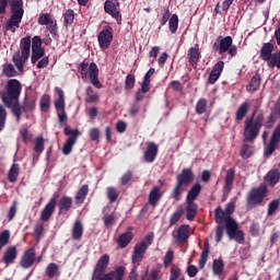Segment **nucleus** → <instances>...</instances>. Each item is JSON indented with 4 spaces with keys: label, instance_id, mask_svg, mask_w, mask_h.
I'll use <instances>...</instances> for the list:
<instances>
[{
    "label": "nucleus",
    "instance_id": "2f4dec72",
    "mask_svg": "<svg viewBox=\"0 0 280 280\" xmlns=\"http://www.w3.org/2000/svg\"><path fill=\"white\" fill-rule=\"evenodd\" d=\"M133 237L135 235L132 234V232H125L120 234L117 238V244L119 248H128V245L130 244V242H132Z\"/></svg>",
    "mask_w": 280,
    "mask_h": 280
},
{
    "label": "nucleus",
    "instance_id": "6e6552de",
    "mask_svg": "<svg viewBox=\"0 0 280 280\" xmlns=\"http://www.w3.org/2000/svg\"><path fill=\"white\" fill-rule=\"evenodd\" d=\"M154 243V233H150L144 237V241L137 243L131 254V261L136 266H140L148 253V248Z\"/></svg>",
    "mask_w": 280,
    "mask_h": 280
},
{
    "label": "nucleus",
    "instance_id": "69168bd1",
    "mask_svg": "<svg viewBox=\"0 0 280 280\" xmlns=\"http://www.w3.org/2000/svg\"><path fill=\"white\" fill-rule=\"evenodd\" d=\"M132 180V171H127L120 178V185L126 186Z\"/></svg>",
    "mask_w": 280,
    "mask_h": 280
},
{
    "label": "nucleus",
    "instance_id": "c03bdc74",
    "mask_svg": "<svg viewBox=\"0 0 280 280\" xmlns=\"http://www.w3.org/2000/svg\"><path fill=\"white\" fill-rule=\"evenodd\" d=\"M40 58H45V48L32 49L31 62L36 65Z\"/></svg>",
    "mask_w": 280,
    "mask_h": 280
},
{
    "label": "nucleus",
    "instance_id": "4c0bfd02",
    "mask_svg": "<svg viewBox=\"0 0 280 280\" xmlns=\"http://www.w3.org/2000/svg\"><path fill=\"white\" fill-rule=\"evenodd\" d=\"M240 154H241V158L244 160L250 159V156H253V154H255V147H253L248 143H243L241 147Z\"/></svg>",
    "mask_w": 280,
    "mask_h": 280
},
{
    "label": "nucleus",
    "instance_id": "72a5a7b5",
    "mask_svg": "<svg viewBox=\"0 0 280 280\" xmlns=\"http://www.w3.org/2000/svg\"><path fill=\"white\" fill-rule=\"evenodd\" d=\"M82 235H84V225H82V221L77 220L72 228V240L80 242Z\"/></svg>",
    "mask_w": 280,
    "mask_h": 280
},
{
    "label": "nucleus",
    "instance_id": "473e14b6",
    "mask_svg": "<svg viewBox=\"0 0 280 280\" xmlns=\"http://www.w3.org/2000/svg\"><path fill=\"white\" fill-rule=\"evenodd\" d=\"M248 110H250V103L249 102H244L242 103L235 114V121L240 122L246 115H248Z\"/></svg>",
    "mask_w": 280,
    "mask_h": 280
},
{
    "label": "nucleus",
    "instance_id": "f03ea898",
    "mask_svg": "<svg viewBox=\"0 0 280 280\" xmlns=\"http://www.w3.org/2000/svg\"><path fill=\"white\" fill-rule=\"evenodd\" d=\"M257 110H254L252 117L244 121L243 141L247 143H255L261 128L264 127V114L260 113L256 117Z\"/></svg>",
    "mask_w": 280,
    "mask_h": 280
},
{
    "label": "nucleus",
    "instance_id": "c85d7f7f",
    "mask_svg": "<svg viewBox=\"0 0 280 280\" xmlns=\"http://www.w3.org/2000/svg\"><path fill=\"white\" fill-rule=\"evenodd\" d=\"M279 180H280L279 168L270 170L265 176V182L268 183L269 187H275V185H278Z\"/></svg>",
    "mask_w": 280,
    "mask_h": 280
},
{
    "label": "nucleus",
    "instance_id": "dca6fc26",
    "mask_svg": "<svg viewBox=\"0 0 280 280\" xmlns=\"http://www.w3.org/2000/svg\"><path fill=\"white\" fill-rule=\"evenodd\" d=\"M118 0H106L104 3V10L106 14H109L112 19H115L118 25H121V12H119Z\"/></svg>",
    "mask_w": 280,
    "mask_h": 280
},
{
    "label": "nucleus",
    "instance_id": "49530a36",
    "mask_svg": "<svg viewBox=\"0 0 280 280\" xmlns=\"http://www.w3.org/2000/svg\"><path fill=\"white\" fill-rule=\"evenodd\" d=\"M208 101L207 98H199L197 101V104H196V114L197 115H205V113H207V106H208Z\"/></svg>",
    "mask_w": 280,
    "mask_h": 280
},
{
    "label": "nucleus",
    "instance_id": "9d476101",
    "mask_svg": "<svg viewBox=\"0 0 280 280\" xmlns=\"http://www.w3.org/2000/svg\"><path fill=\"white\" fill-rule=\"evenodd\" d=\"M268 196V186L261 184L259 187H254L249 190L246 198L247 209H255L266 200Z\"/></svg>",
    "mask_w": 280,
    "mask_h": 280
},
{
    "label": "nucleus",
    "instance_id": "774afa93",
    "mask_svg": "<svg viewBox=\"0 0 280 280\" xmlns=\"http://www.w3.org/2000/svg\"><path fill=\"white\" fill-rule=\"evenodd\" d=\"M170 16H172V13L170 12V8L164 9V13L162 15V19H160V25H167V21H170Z\"/></svg>",
    "mask_w": 280,
    "mask_h": 280
},
{
    "label": "nucleus",
    "instance_id": "680f3d73",
    "mask_svg": "<svg viewBox=\"0 0 280 280\" xmlns=\"http://www.w3.org/2000/svg\"><path fill=\"white\" fill-rule=\"evenodd\" d=\"M107 198L110 202H117V199L119 198V192H117V189H115V187H107Z\"/></svg>",
    "mask_w": 280,
    "mask_h": 280
},
{
    "label": "nucleus",
    "instance_id": "b1692460",
    "mask_svg": "<svg viewBox=\"0 0 280 280\" xmlns=\"http://www.w3.org/2000/svg\"><path fill=\"white\" fill-rule=\"evenodd\" d=\"M108 264H110V256H108V254L101 256L92 275H104L106 272V268H108Z\"/></svg>",
    "mask_w": 280,
    "mask_h": 280
},
{
    "label": "nucleus",
    "instance_id": "0e129e2a",
    "mask_svg": "<svg viewBox=\"0 0 280 280\" xmlns=\"http://www.w3.org/2000/svg\"><path fill=\"white\" fill-rule=\"evenodd\" d=\"M32 49H44L43 48V38L36 35L32 38Z\"/></svg>",
    "mask_w": 280,
    "mask_h": 280
},
{
    "label": "nucleus",
    "instance_id": "f704fd0d",
    "mask_svg": "<svg viewBox=\"0 0 280 280\" xmlns=\"http://www.w3.org/2000/svg\"><path fill=\"white\" fill-rule=\"evenodd\" d=\"M209 259V240H205L203 242V249L200 254V259H199V268L202 269L205 266H207V261Z\"/></svg>",
    "mask_w": 280,
    "mask_h": 280
},
{
    "label": "nucleus",
    "instance_id": "e2e57ef3",
    "mask_svg": "<svg viewBox=\"0 0 280 280\" xmlns=\"http://www.w3.org/2000/svg\"><path fill=\"white\" fill-rule=\"evenodd\" d=\"M103 222L106 229H112L113 224H115V214H104Z\"/></svg>",
    "mask_w": 280,
    "mask_h": 280
},
{
    "label": "nucleus",
    "instance_id": "3c124183",
    "mask_svg": "<svg viewBox=\"0 0 280 280\" xmlns=\"http://www.w3.org/2000/svg\"><path fill=\"white\" fill-rule=\"evenodd\" d=\"M5 121H8V110L3 105H0V132L5 129Z\"/></svg>",
    "mask_w": 280,
    "mask_h": 280
},
{
    "label": "nucleus",
    "instance_id": "39448f33",
    "mask_svg": "<svg viewBox=\"0 0 280 280\" xmlns=\"http://www.w3.org/2000/svg\"><path fill=\"white\" fill-rule=\"evenodd\" d=\"M25 10L23 9V0H12L11 2V16L7 20L4 25L5 32H12L14 34L19 27H21V22L23 21V15Z\"/></svg>",
    "mask_w": 280,
    "mask_h": 280
},
{
    "label": "nucleus",
    "instance_id": "9b49d317",
    "mask_svg": "<svg viewBox=\"0 0 280 280\" xmlns=\"http://www.w3.org/2000/svg\"><path fill=\"white\" fill-rule=\"evenodd\" d=\"M13 115L16 117V120H21V115L23 113H34L36 110V97L34 96H25L22 105L19 101L11 107Z\"/></svg>",
    "mask_w": 280,
    "mask_h": 280
},
{
    "label": "nucleus",
    "instance_id": "e433bc0d",
    "mask_svg": "<svg viewBox=\"0 0 280 280\" xmlns=\"http://www.w3.org/2000/svg\"><path fill=\"white\" fill-rule=\"evenodd\" d=\"M259 86H261V74L256 73L249 81L247 91L249 93H255V91H259Z\"/></svg>",
    "mask_w": 280,
    "mask_h": 280
},
{
    "label": "nucleus",
    "instance_id": "ea45409f",
    "mask_svg": "<svg viewBox=\"0 0 280 280\" xmlns=\"http://www.w3.org/2000/svg\"><path fill=\"white\" fill-rule=\"evenodd\" d=\"M184 191H185V186H183V184H178L176 182L174 188L172 189L171 197L173 199H175L176 202H178V200H180V198H183V192Z\"/></svg>",
    "mask_w": 280,
    "mask_h": 280
},
{
    "label": "nucleus",
    "instance_id": "603ef678",
    "mask_svg": "<svg viewBox=\"0 0 280 280\" xmlns=\"http://www.w3.org/2000/svg\"><path fill=\"white\" fill-rule=\"evenodd\" d=\"M44 150L45 139L43 137H37L35 140L34 152H36V154H43Z\"/></svg>",
    "mask_w": 280,
    "mask_h": 280
},
{
    "label": "nucleus",
    "instance_id": "0eeeda50",
    "mask_svg": "<svg viewBox=\"0 0 280 280\" xmlns=\"http://www.w3.org/2000/svg\"><path fill=\"white\" fill-rule=\"evenodd\" d=\"M81 78L84 82L86 80L91 81V84L95 86V89H102V82H100V68H97V63L83 61L80 66Z\"/></svg>",
    "mask_w": 280,
    "mask_h": 280
},
{
    "label": "nucleus",
    "instance_id": "09e8293b",
    "mask_svg": "<svg viewBox=\"0 0 280 280\" xmlns=\"http://www.w3.org/2000/svg\"><path fill=\"white\" fill-rule=\"evenodd\" d=\"M212 270L217 276L222 275V272H224V261L222 259H214L212 262Z\"/></svg>",
    "mask_w": 280,
    "mask_h": 280
},
{
    "label": "nucleus",
    "instance_id": "4468645a",
    "mask_svg": "<svg viewBox=\"0 0 280 280\" xmlns=\"http://www.w3.org/2000/svg\"><path fill=\"white\" fill-rule=\"evenodd\" d=\"M124 275H126V267L119 266L114 271L107 273L92 275V280H124Z\"/></svg>",
    "mask_w": 280,
    "mask_h": 280
},
{
    "label": "nucleus",
    "instance_id": "5701e85b",
    "mask_svg": "<svg viewBox=\"0 0 280 280\" xmlns=\"http://www.w3.org/2000/svg\"><path fill=\"white\" fill-rule=\"evenodd\" d=\"M224 71V61H218L208 78V84H215L218 80H220V77L222 75V72Z\"/></svg>",
    "mask_w": 280,
    "mask_h": 280
},
{
    "label": "nucleus",
    "instance_id": "f3484780",
    "mask_svg": "<svg viewBox=\"0 0 280 280\" xmlns=\"http://www.w3.org/2000/svg\"><path fill=\"white\" fill-rule=\"evenodd\" d=\"M279 143H280V125L276 127V129L271 135L268 145L265 147V152H264L265 156H271L275 150L279 148Z\"/></svg>",
    "mask_w": 280,
    "mask_h": 280
},
{
    "label": "nucleus",
    "instance_id": "4be33fe9",
    "mask_svg": "<svg viewBox=\"0 0 280 280\" xmlns=\"http://www.w3.org/2000/svg\"><path fill=\"white\" fill-rule=\"evenodd\" d=\"M16 257H19V249H16V246H10L5 249L0 261L5 266H10L16 261Z\"/></svg>",
    "mask_w": 280,
    "mask_h": 280
},
{
    "label": "nucleus",
    "instance_id": "2eb2a0df",
    "mask_svg": "<svg viewBox=\"0 0 280 280\" xmlns=\"http://www.w3.org/2000/svg\"><path fill=\"white\" fill-rule=\"evenodd\" d=\"M113 27L110 25H106L97 35V40L101 49H108L110 47V43H113Z\"/></svg>",
    "mask_w": 280,
    "mask_h": 280
},
{
    "label": "nucleus",
    "instance_id": "423d86ee",
    "mask_svg": "<svg viewBox=\"0 0 280 280\" xmlns=\"http://www.w3.org/2000/svg\"><path fill=\"white\" fill-rule=\"evenodd\" d=\"M200 191H202V186L200 183H197L188 190L186 196V220L189 222H194L196 215H198V203H196V200L200 196Z\"/></svg>",
    "mask_w": 280,
    "mask_h": 280
},
{
    "label": "nucleus",
    "instance_id": "a19ab883",
    "mask_svg": "<svg viewBox=\"0 0 280 280\" xmlns=\"http://www.w3.org/2000/svg\"><path fill=\"white\" fill-rule=\"evenodd\" d=\"M58 93V100L55 101V108L56 110H65V91L60 88H56Z\"/></svg>",
    "mask_w": 280,
    "mask_h": 280
},
{
    "label": "nucleus",
    "instance_id": "6e6d98bb",
    "mask_svg": "<svg viewBox=\"0 0 280 280\" xmlns=\"http://www.w3.org/2000/svg\"><path fill=\"white\" fill-rule=\"evenodd\" d=\"M10 244V231L3 230L0 233V248H3V246H8Z\"/></svg>",
    "mask_w": 280,
    "mask_h": 280
},
{
    "label": "nucleus",
    "instance_id": "338daca9",
    "mask_svg": "<svg viewBox=\"0 0 280 280\" xmlns=\"http://www.w3.org/2000/svg\"><path fill=\"white\" fill-rule=\"evenodd\" d=\"M172 261H174V250L170 249L166 252V254L164 256L165 268H167V266H170L172 264Z\"/></svg>",
    "mask_w": 280,
    "mask_h": 280
},
{
    "label": "nucleus",
    "instance_id": "412c9836",
    "mask_svg": "<svg viewBox=\"0 0 280 280\" xmlns=\"http://www.w3.org/2000/svg\"><path fill=\"white\" fill-rule=\"evenodd\" d=\"M58 215H67L71 209H73V198L69 196H63L58 201Z\"/></svg>",
    "mask_w": 280,
    "mask_h": 280
},
{
    "label": "nucleus",
    "instance_id": "ddd939ff",
    "mask_svg": "<svg viewBox=\"0 0 280 280\" xmlns=\"http://www.w3.org/2000/svg\"><path fill=\"white\" fill-rule=\"evenodd\" d=\"M58 198H60V195L55 192L48 203L44 207L40 212L42 222H49V220H51V215H54V211H56V205H58Z\"/></svg>",
    "mask_w": 280,
    "mask_h": 280
},
{
    "label": "nucleus",
    "instance_id": "13d9d810",
    "mask_svg": "<svg viewBox=\"0 0 280 280\" xmlns=\"http://www.w3.org/2000/svg\"><path fill=\"white\" fill-rule=\"evenodd\" d=\"M170 280H185V276L180 272V268L173 267L171 269Z\"/></svg>",
    "mask_w": 280,
    "mask_h": 280
},
{
    "label": "nucleus",
    "instance_id": "cd10ccee",
    "mask_svg": "<svg viewBox=\"0 0 280 280\" xmlns=\"http://www.w3.org/2000/svg\"><path fill=\"white\" fill-rule=\"evenodd\" d=\"M272 51H275V45H272L271 43H265L260 48V60L268 62L273 56Z\"/></svg>",
    "mask_w": 280,
    "mask_h": 280
},
{
    "label": "nucleus",
    "instance_id": "8fccbe9b",
    "mask_svg": "<svg viewBox=\"0 0 280 280\" xmlns=\"http://www.w3.org/2000/svg\"><path fill=\"white\" fill-rule=\"evenodd\" d=\"M168 30L171 34H176L178 32V15L173 14L168 20Z\"/></svg>",
    "mask_w": 280,
    "mask_h": 280
},
{
    "label": "nucleus",
    "instance_id": "c9c22d12",
    "mask_svg": "<svg viewBox=\"0 0 280 280\" xmlns=\"http://www.w3.org/2000/svg\"><path fill=\"white\" fill-rule=\"evenodd\" d=\"M86 196H89V185L84 184L79 191L77 192L74 199L75 205H84V200H86Z\"/></svg>",
    "mask_w": 280,
    "mask_h": 280
},
{
    "label": "nucleus",
    "instance_id": "20e7f679",
    "mask_svg": "<svg viewBox=\"0 0 280 280\" xmlns=\"http://www.w3.org/2000/svg\"><path fill=\"white\" fill-rule=\"evenodd\" d=\"M20 50H16L12 56V62L16 67L20 73L25 71V65L30 60V54L32 52V37L26 36L20 40Z\"/></svg>",
    "mask_w": 280,
    "mask_h": 280
},
{
    "label": "nucleus",
    "instance_id": "a878e982",
    "mask_svg": "<svg viewBox=\"0 0 280 280\" xmlns=\"http://www.w3.org/2000/svg\"><path fill=\"white\" fill-rule=\"evenodd\" d=\"M234 183H235V167H232L226 171L223 191H225L226 194H231Z\"/></svg>",
    "mask_w": 280,
    "mask_h": 280
},
{
    "label": "nucleus",
    "instance_id": "37998d69",
    "mask_svg": "<svg viewBox=\"0 0 280 280\" xmlns=\"http://www.w3.org/2000/svg\"><path fill=\"white\" fill-rule=\"evenodd\" d=\"M50 106H51V97L49 96V94H44L39 102V107L42 113H48Z\"/></svg>",
    "mask_w": 280,
    "mask_h": 280
},
{
    "label": "nucleus",
    "instance_id": "a211bd4d",
    "mask_svg": "<svg viewBox=\"0 0 280 280\" xmlns=\"http://www.w3.org/2000/svg\"><path fill=\"white\" fill-rule=\"evenodd\" d=\"M34 261H36V248L30 247L23 253L20 266L25 269L32 268V266H34Z\"/></svg>",
    "mask_w": 280,
    "mask_h": 280
},
{
    "label": "nucleus",
    "instance_id": "f257e3e1",
    "mask_svg": "<svg viewBox=\"0 0 280 280\" xmlns=\"http://www.w3.org/2000/svg\"><path fill=\"white\" fill-rule=\"evenodd\" d=\"M233 213H235V202H229L225 209L218 207L214 210V220L217 222L215 228V242L220 244L222 237L224 236V231L230 240H234L236 244H246V237L244 236V231L240 230V223L233 219Z\"/></svg>",
    "mask_w": 280,
    "mask_h": 280
},
{
    "label": "nucleus",
    "instance_id": "6ab92c4d",
    "mask_svg": "<svg viewBox=\"0 0 280 280\" xmlns=\"http://www.w3.org/2000/svg\"><path fill=\"white\" fill-rule=\"evenodd\" d=\"M195 178L196 175H194V171H191V168H183L182 173L176 176V183L184 187H188V185L194 183Z\"/></svg>",
    "mask_w": 280,
    "mask_h": 280
},
{
    "label": "nucleus",
    "instance_id": "864d4df0",
    "mask_svg": "<svg viewBox=\"0 0 280 280\" xmlns=\"http://www.w3.org/2000/svg\"><path fill=\"white\" fill-rule=\"evenodd\" d=\"M58 275V264L50 262L46 268V276H48L49 279H54Z\"/></svg>",
    "mask_w": 280,
    "mask_h": 280
},
{
    "label": "nucleus",
    "instance_id": "a18cd8bd",
    "mask_svg": "<svg viewBox=\"0 0 280 280\" xmlns=\"http://www.w3.org/2000/svg\"><path fill=\"white\" fill-rule=\"evenodd\" d=\"M85 93H86L85 102L88 104H95V102H98L100 95H97V93L93 91V88L88 86Z\"/></svg>",
    "mask_w": 280,
    "mask_h": 280
},
{
    "label": "nucleus",
    "instance_id": "bf43d9fd",
    "mask_svg": "<svg viewBox=\"0 0 280 280\" xmlns=\"http://www.w3.org/2000/svg\"><path fill=\"white\" fill-rule=\"evenodd\" d=\"M46 28L49 31L51 36H58V22L52 18L50 23L46 25Z\"/></svg>",
    "mask_w": 280,
    "mask_h": 280
},
{
    "label": "nucleus",
    "instance_id": "7c9ffc66",
    "mask_svg": "<svg viewBox=\"0 0 280 280\" xmlns=\"http://www.w3.org/2000/svg\"><path fill=\"white\" fill-rule=\"evenodd\" d=\"M187 57L190 67H196V65H198V62L200 61V48H198V46L190 47L188 49Z\"/></svg>",
    "mask_w": 280,
    "mask_h": 280
},
{
    "label": "nucleus",
    "instance_id": "c756f323",
    "mask_svg": "<svg viewBox=\"0 0 280 280\" xmlns=\"http://www.w3.org/2000/svg\"><path fill=\"white\" fill-rule=\"evenodd\" d=\"M185 211H187V208L185 209V207L183 205L178 206L176 211L173 212L170 217V228L172 226H176V224H178V222H180V218H183V215H185Z\"/></svg>",
    "mask_w": 280,
    "mask_h": 280
},
{
    "label": "nucleus",
    "instance_id": "052dcab7",
    "mask_svg": "<svg viewBox=\"0 0 280 280\" xmlns=\"http://www.w3.org/2000/svg\"><path fill=\"white\" fill-rule=\"evenodd\" d=\"M52 19L54 18H51V13H43V14H39L37 23L38 25H49Z\"/></svg>",
    "mask_w": 280,
    "mask_h": 280
},
{
    "label": "nucleus",
    "instance_id": "1a4fd4ad",
    "mask_svg": "<svg viewBox=\"0 0 280 280\" xmlns=\"http://www.w3.org/2000/svg\"><path fill=\"white\" fill-rule=\"evenodd\" d=\"M212 51H217L219 56H222L228 51L230 58H235V56H237V46L233 45V37L219 36L214 44L212 45Z\"/></svg>",
    "mask_w": 280,
    "mask_h": 280
},
{
    "label": "nucleus",
    "instance_id": "de8ad7c7",
    "mask_svg": "<svg viewBox=\"0 0 280 280\" xmlns=\"http://www.w3.org/2000/svg\"><path fill=\"white\" fill-rule=\"evenodd\" d=\"M280 207V200L279 199H273L268 203V209H267V215L270 218L271 215H275L277 211H279Z\"/></svg>",
    "mask_w": 280,
    "mask_h": 280
},
{
    "label": "nucleus",
    "instance_id": "f8f14e48",
    "mask_svg": "<svg viewBox=\"0 0 280 280\" xmlns=\"http://www.w3.org/2000/svg\"><path fill=\"white\" fill-rule=\"evenodd\" d=\"M63 132L66 137H69V138L66 140L63 144L62 154H65L66 156H69V154L73 152V145L78 143V137H80L82 132H80L79 129H71V127L69 126L65 127Z\"/></svg>",
    "mask_w": 280,
    "mask_h": 280
},
{
    "label": "nucleus",
    "instance_id": "393cba45",
    "mask_svg": "<svg viewBox=\"0 0 280 280\" xmlns=\"http://www.w3.org/2000/svg\"><path fill=\"white\" fill-rule=\"evenodd\" d=\"M173 237L175 238V242L177 244H183L187 242V240H189V225L187 224L180 225L177 229L176 234L173 233Z\"/></svg>",
    "mask_w": 280,
    "mask_h": 280
},
{
    "label": "nucleus",
    "instance_id": "bb28decb",
    "mask_svg": "<svg viewBox=\"0 0 280 280\" xmlns=\"http://www.w3.org/2000/svg\"><path fill=\"white\" fill-rule=\"evenodd\" d=\"M161 198H163V194L161 192V186H154L149 192L148 205H151V207H156Z\"/></svg>",
    "mask_w": 280,
    "mask_h": 280
},
{
    "label": "nucleus",
    "instance_id": "79ce46f5",
    "mask_svg": "<svg viewBox=\"0 0 280 280\" xmlns=\"http://www.w3.org/2000/svg\"><path fill=\"white\" fill-rule=\"evenodd\" d=\"M73 21H75V11L72 9L66 10L63 13V25L65 27H69V25H73Z\"/></svg>",
    "mask_w": 280,
    "mask_h": 280
},
{
    "label": "nucleus",
    "instance_id": "5fc2aeb1",
    "mask_svg": "<svg viewBox=\"0 0 280 280\" xmlns=\"http://www.w3.org/2000/svg\"><path fill=\"white\" fill-rule=\"evenodd\" d=\"M3 73L7 78H14L16 75V69H14V65L5 63L3 66Z\"/></svg>",
    "mask_w": 280,
    "mask_h": 280
},
{
    "label": "nucleus",
    "instance_id": "aec40b11",
    "mask_svg": "<svg viewBox=\"0 0 280 280\" xmlns=\"http://www.w3.org/2000/svg\"><path fill=\"white\" fill-rule=\"evenodd\" d=\"M159 155V145L155 142H148L147 150L143 153V159L145 163H154L156 156Z\"/></svg>",
    "mask_w": 280,
    "mask_h": 280
},
{
    "label": "nucleus",
    "instance_id": "7ed1b4c3",
    "mask_svg": "<svg viewBox=\"0 0 280 280\" xmlns=\"http://www.w3.org/2000/svg\"><path fill=\"white\" fill-rule=\"evenodd\" d=\"M23 85L20 80L10 79L7 81L4 91L0 92V100L7 108H12L20 100Z\"/></svg>",
    "mask_w": 280,
    "mask_h": 280
},
{
    "label": "nucleus",
    "instance_id": "58836bf2",
    "mask_svg": "<svg viewBox=\"0 0 280 280\" xmlns=\"http://www.w3.org/2000/svg\"><path fill=\"white\" fill-rule=\"evenodd\" d=\"M21 170L19 168V164L13 163L8 173L9 183H16L19 180V174Z\"/></svg>",
    "mask_w": 280,
    "mask_h": 280
},
{
    "label": "nucleus",
    "instance_id": "4d7b16f0",
    "mask_svg": "<svg viewBox=\"0 0 280 280\" xmlns=\"http://www.w3.org/2000/svg\"><path fill=\"white\" fill-rule=\"evenodd\" d=\"M135 82H137L135 74H127V77L125 79L126 91H132V89H135Z\"/></svg>",
    "mask_w": 280,
    "mask_h": 280
}]
</instances>
